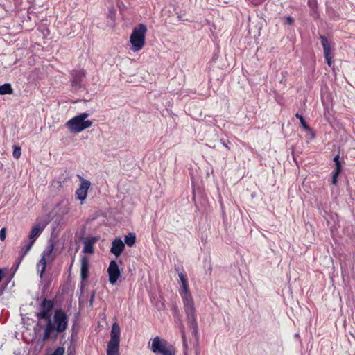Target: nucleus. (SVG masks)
I'll return each instance as SVG.
<instances>
[{
  "mask_svg": "<svg viewBox=\"0 0 355 355\" xmlns=\"http://www.w3.org/2000/svg\"><path fill=\"white\" fill-rule=\"evenodd\" d=\"M184 305V311L187 317L188 325L193 329V334L196 336L198 334L197 316L193 297L189 291L188 282L182 284L179 290Z\"/></svg>",
  "mask_w": 355,
  "mask_h": 355,
  "instance_id": "obj_1",
  "label": "nucleus"
},
{
  "mask_svg": "<svg viewBox=\"0 0 355 355\" xmlns=\"http://www.w3.org/2000/svg\"><path fill=\"white\" fill-rule=\"evenodd\" d=\"M68 325V316L62 309L55 310L53 315V320H49L45 329L42 341H46L49 338L53 330L57 333L64 331Z\"/></svg>",
  "mask_w": 355,
  "mask_h": 355,
  "instance_id": "obj_2",
  "label": "nucleus"
},
{
  "mask_svg": "<svg viewBox=\"0 0 355 355\" xmlns=\"http://www.w3.org/2000/svg\"><path fill=\"white\" fill-rule=\"evenodd\" d=\"M89 115V113L83 112L69 120L66 123L69 130L71 133H79L90 128L93 123L90 120H86Z\"/></svg>",
  "mask_w": 355,
  "mask_h": 355,
  "instance_id": "obj_3",
  "label": "nucleus"
},
{
  "mask_svg": "<svg viewBox=\"0 0 355 355\" xmlns=\"http://www.w3.org/2000/svg\"><path fill=\"white\" fill-rule=\"evenodd\" d=\"M146 31L147 28L143 24H140L133 28L130 37V49L133 52H137L144 47Z\"/></svg>",
  "mask_w": 355,
  "mask_h": 355,
  "instance_id": "obj_4",
  "label": "nucleus"
},
{
  "mask_svg": "<svg viewBox=\"0 0 355 355\" xmlns=\"http://www.w3.org/2000/svg\"><path fill=\"white\" fill-rule=\"evenodd\" d=\"M120 334L119 325L114 323L112 327L110 339L107 343V355H119Z\"/></svg>",
  "mask_w": 355,
  "mask_h": 355,
  "instance_id": "obj_5",
  "label": "nucleus"
},
{
  "mask_svg": "<svg viewBox=\"0 0 355 355\" xmlns=\"http://www.w3.org/2000/svg\"><path fill=\"white\" fill-rule=\"evenodd\" d=\"M150 349L153 353L157 354L175 355L172 345H169L166 341L162 340L158 336L153 339Z\"/></svg>",
  "mask_w": 355,
  "mask_h": 355,
  "instance_id": "obj_6",
  "label": "nucleus"
},
{
  "mask_svg": "<svg viewBox=\"0 0 355 355\" xmlns=\"http://www.w3.org/2000/svg\"><path fill=\"white\" fill-rule=\"evenodd\" d=\"M55 244L51 242L49 246L43 251L42 253V257L39 262L37 263V269L38 272L40 273V277L42 278L46 267V260L53 261V257L51 256V254L54 250Z\"/></svg>",
  "mask_w": 355,
  "mask_h": 355,
  "instance_id": "obj_7",
  "label": "nucleus"
},
{
  "mask_svg": "<svg viewBox=\"0 0 355 355\" xmlns=\"http://www.w3.org/2000/svg\"><path fill=\"white\" fill-rule=\"evenodd\" d=\"M172 313L173 315L175 318L176 324L178 325L182 334V339L184 347V355H188V345L186 340L185 328L181 318L180 310L176 305H174L172 307Z\"/></svg>",
  "mask_w": 355,
  "mask_h": 355,
  "instance_id": "obj_8",
  "label": "nucleus"
},
{
  "mask_svg": "<svg viewBox=\"0 0 355 355\" xmlns=\"http://www.w3.org/2000/svg\"><path fill=\"white\" fill-rule=\"evenodd\" d=\"M80 185L78 189L76 191V196L77 199L83 201L86 199L87 196L88 189L91 185L89 180H85L80 178Z\"/></svg>",
  "mask_w": 355,
  "mask_h": 355,
  "instance_id": "obj_9",
  "label": "nucleus"
},
{
  "mask_svg": "<svg viewBox=\"0 0 355 355\" xmlns=\"http://www.w3.org/2000/svg\"><path fill=\"white\" fill-rule=\"evenodd\" d=\"M107 272L109 275L110 283L114 285L121 275L119 266L115 261L113 260L110 261L107 269Z\"/></svg>",
  "mask_w": 355,
  "mask_h": 355,
  "instance_id": "obj_10",
  "label": "nucleus"
},
{
  "mask_svg": "<svg viewBox=\"0 0 355 355\" xmlns=\"http://www.w3.org/2000/svg\"><path fill=\"white\" fill-rule=\"evenodd\" d=\"M320 39L324 50V58L327 62V64L331 67L332 65V56L331 55V46L328 42L327 38L325 36L320 35Z\"/></svg>",
  "mask_w": 355,
  "mask_h": 355,
  "instance_id": "obj_11",
  "label": "nucleus"
},
{
  "mask_svg": "<svg viewBox=\"0 0 355 355\" xmlns=\"http://www.w3.org/2000/svg\"><path fill=\"white\" fill-rule=\"evenodd\" d=\"M72 79L71 85L73 88L78 89L81 86V83L85 76V72L83 69L74 70L71 72Z\"/></svg>",
  "mask_w": 355,
  "mask_h": 355,
  "instance_id": "obj_12",
  "label": "nucleus"
},
{
  "mask_svg": "<svg viewBox=\"0 0 355 355\" xmlns=\"http://www.w3.org/2000/svg\"><path fill=\"white\" fill-rule=\"evenodd\" d=\"M125 248L124 243L120 238H116L112 243L110 252L116 257L121 255Z\"/></svg>",
  "mask_w": 355,
  "mask_h": 355,
  "instance_id": "obj_13",
  "label": "nucleus"
},
{
  "mask_svg": "<svg viewBox=\"0 0 355 355\" xmlns=\"http://www.w3.org/2000/svg\"><path fill=\"white\" fill-rule=\"evenodd\" d=\"M89 259L83 256L80 259V277L82 280H86L89 277Z\"/></svg>",
  "mask_w": 355,
  "mask_h": 355,
  "instance_id": "obj_14",
  "label": "nucleus"
},
{
  "mask_svg": "<svg viewBox=\"0 0 355 355\" xmlns=\"http://www.w3.org/2000/svg\"><path fill=\"white\" fill-rule=\"evenodd\" d=\"M35 242L32 241H27L25 240L21 243V250L19 253V263L21 261V260L24 259V257L28 253V252L31 250V248L33 247Z\"/></svg>",
  "mask_w": 355,
  "mask_h": 355,
  "instance_id": "obj_15",
  "label": "nucleus"
},
{
  "mask_svg": "<svg viewBox=\"0 0 355 355\" xmlns=\"http://www.w3.org/2000/svg\"><path fill=\"white\" fill-rule=\"evenodd\" d=\"M45 225L41 224L35 225L29 232V240L35 242L44 230Z\"/></svg>",
  "mask_w": 355,
  "mask_h": 355,
  "instance_id": "obj_16",
  "label": "nucleus"
},
{
  "mask_svg": "<svg viewBox=\"0 0 355 355\" xmlns=\"http://www.w3.org/2000/svg\"><path fill=\"white\" fill-rule=\"evenodd\" d=\"M94 240L93 239L85 241L83 252L87 254H92L94 252Z\"/></svg>",
  "mask_w": 355,
  "mask_h": 355,
  "instance_id": "obj_17",
  "label": "nucleus"
},
{
  "mask_svg": "<svg viewBox=\"0 0 355 355\" xmlns=\"http://www.w3.org/2000/svg\"><path fill=\"white\" fill-rule=\"evenodd\" d=\"M13 93V89L10 83H5L2 85H0V94H11Z\"/></svg>",
  "mask_w": 355,
  "mask_h": 355,
  "instance_id": "obj_18",
  "label": "nucleus"
},
{
  "mask_svg": "<svg viewBox=\"0 0 355 355\" xmlns=\"http://www.w3.org/2000/svg\"><path fill=\"white\" fill-rule=\"evenodd\" d=\"M136 241V235L133 232H130L125 236L124 242L127 245L132 247Z\"/></svg>",
  "mask_w": 355,
  "mask_h": 355,
  "instance_id": "obj_19",
  "label": "nucleus"
},
{
  "mask_svg": "<svg viewBox=\"0 0 355 355\" xmlns=\"http://www.w3.org/2000/svg\"><path fill=\"white\" fill-rule=\"evenodd\" d=\"M53 302L51 300L44 299L41 304V309L46 311H50L53 308Z\"/></svg>",
  "mask_w": 355,
  "mask_h": 355,
  "instance_id": "obj_20",
  "label": "nucleus"
},
{
  "mask_svg": "<svg viewBox=\"0 0 355 355\" xmlns=\"http://www.w3.org/2000/svg\"><path fill=\"white\" fill-rule=\"evenodd\" d=\"M295 116H296V118L300 119L301 125L302 126L303 128H304L305 130H311L309 126L307 125L306 121L304 120V117L302 115H300V114L297 113L295 114Z\"/></svg>",
  "mask_w": 355,
  "mask_h": 355,
  "instance_id": "obj_21",
  "label": "nucleus"
},
{
  "mask_svg": "<svg viewBox=\"0 0 355 355\" xmlns=\"http://www.w3.org/2000/svg\"><path fill=\"white\" fill-rule=\"evenodd\" d=\"M340 171L339 167L338 168H335L332 172V184L336 185L338 182V176L340 174Z\"/></svg>",
  "mask_w": 355,
  "mask_h": 355,
  "instance_id": "obj_22",
  "label": "nucleus"
},
{
  "mask_svg": "<svg viewBox=\"0 0 355 355\" xmlns=\"http://www.w3.org/2000/svg\"><path fill=\"white\" fill-rule=\"evenodd\" d=\"M21 154V149L19 146H15L12 155L15 159H19Z\"/></svg>",
  "mask_w": 355,
  "mask_h": 355,
  "instance_id": "obj_23",
  "label": "nucleus"
},
{
  "mask_svg": "<svg viewBox=\"0 0 355 355\" xmlns=\"http://www.w3.org/2000/svg\"><path fill=\"white\" fill-rule=\"evenodd\" d=\"M37 317L40 319H46V320H50L49 311L41 310L40 313H37Z\"/></svg>",
  "mask_w": 355,
  "mask_h": 355,
  "instance_id": "obj_24",
  "label": "nucleus"
},
{
  "mask_svg": "<svg viewBox=\"0 0 355 355\" xmlns=\"http://www.w3.org/2000/svg\"><path fill=\"white\" fill-rule=\"evenodd\" d=\"M64 353V349L63 347H59L51 355H63Z\"/></svg>",
  "mask_w": 355,
  "mask_h": 355,
  "instance_id": "obj_25",
  "label": "nucleus"
},
{
  "mask_svg": "<svg viewBox=\"0 0 355 355\" xmlns=\"http://www.w3.org/2000/svg\"><path fill=\"white\" fill-rule=\"evenodd\" d=\"M6 228L3 227L0 230V240L1 241H3L6 239Z\"/></svg>",
  "mask_w": 355,
  "mask_h": 355,
  "instance_id": "obj_26",
  "label": "nucleus"
},
{
  "mask_svg": "<svg viewBox=\"0 0 355 355\" xmlns=\"http://www.w3.org/2000/svg\"><path fill=\"white\" fill-rule=\"evenodd\" d=\"M339 159H340L339 155H336V156L334 158V162H335V164H336V168H338V167H339L340 171H341V165H340V161H339Z\"/></svg>",
  "mask_w": 355,
  "mask_h": 355,
  "instance_id": "obj_27",
  "label": "nucleus"
},
{
  "mask_svg": "<svg viewBox=\"0 0 355 355\" xmlns=\"http://www.w3.org/2000/svg\"><path fill=\"white\" fill-rule=\"evenodd\" d=\"M179 278L180 279L181 284L188 282L187 277L184 273H182V272L179 273Z\"/></svg>",
  "mask_w": 355,
  "mask_h": 355,
  "instance_id": "obj_28",
  "label": "nucleus"
},
{
  "mask_svg": "<svg viewBox=\"0 0 355 355\" xmlns=\"http://www.w3.org/2000/svg\"><path fill=\"white\" fill-rule=\"evenodd\" d=\"M220 142L222 144V145L228 150H230V141L228 140H224V139H221L220 140Z\"/></svg>",
  "mask_w": 355,
  "mask_h": 355,
  "instance_id": "obj_29",
  "label": "nucleus"
},
{
  "mask_svg": "<svg viewBox=\"0 0 355 355\" xmlns=\"http://www.w3.org/2000/svg\"><path fill=\"white\" fill-rule=\"evenodd\" d=\"M249 2L253 5H259L264 0H248Z\"/></svg>",
  "mask_w": 355,
  "mask_h": 355,
  "instance_id": "obj_30",
  "label": "nucleus"
},
{
  "mask_svg": "<svg viewBox=\"0 0 355 355\" xmlns=\"http://www.w3.org/2000/svg\"><path fill=\"white\" fill-rule=\"evenodd\" d=\"M6 270V268H4V269L0 268V282H1V280L3 279V278L5 275Z\"/></svg>",
  "mask_w": 355,
  "mask_h": 355,
  "instance_id": "obj_31",
  "label": "nucleus"
},
{
  "mask_svg": "<svg viewBox=\"0 0 355 355\" xmlns=\"http://www.w3.org/2000/svg\"><path fill=\"white\" fill-rule=\"evenodd\" d=\"M286 23L288 24H292L294 21L293 19L291 17H286Z\"/></svg>",
  "mask_w": 355,
  "mask_h": 355,
  "instance_id": "obj_32",
  "label": "nucleus"
},
{
  "mask_svg": "<svg viewBox=\"0 0 355 355\" xmlns=\"http://www.w3.org/2000/svg\"><path fill=\"white\" fill-rule=\"evenodd\" d=\"M195 355H200V349L198 344L195 345Z\"/></svg>",
  "mask_w": 355,
  "mask_h": 355,
  "instance_id": "obj_33",
  "label": "nucleus"
}]
</instances>
